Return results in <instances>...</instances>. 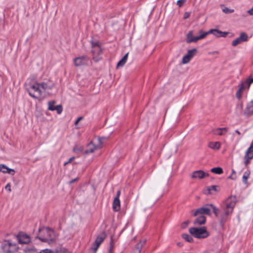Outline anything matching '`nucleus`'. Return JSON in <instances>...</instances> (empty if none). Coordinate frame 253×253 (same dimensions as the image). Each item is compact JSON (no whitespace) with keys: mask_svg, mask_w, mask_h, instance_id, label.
<instances>
[{"mask_svg":"<svg viewBox=\"0 0 253 253\" xmlns=\"http://www.w3.org/2000/svg\"><path fill=\"white\" fill-rule=\"evenodd\" d=\"M236 204V198L235 196L229 197L221 205V213L219 215V221L223 225L228 219V217L233 211Z\"/></svg>","mask_w":253,"mask_h":253,"instance_id":"1","label":"nucleus"},{"mask_svg":"<svg viewBox=\"0 0 253 253\" xmlns=\"http://www.w3.org/2000/svg\"><path fill=\"white\" fill-rule=\"evenodd\" d=\"M40 235L37 238L43 242L50 244L53 243L56 239L54 231L49 228H40L39 229Z\"/></svg>","mask_w":253,"mask_h":253,"instance_id":"2","label":"nucleus"},{"mask_svg":"<svg viewBox=\"0 0 253 253\" xmlns=\"http://www.w3.org/2000/svg\"><path fill=\"white\" fill-rule=\"evenodd\" d=\"M1 249L4 253H14L18 251L19 247L15 242L5 240L1 244Z\"/></svg>","mask_w":253,"mask_h":253,"instance_id":"3","label":"nucleus"},{"mask_svg":"<svg viewBox=\"0 0 253 253\" xmlns=\"http://www.w3.org/2000/svg\"><path fill=\"white\" fill-rule=\"evenodd\" d=\"M189 232L194 237L198 239L206 238L210 235L205 227H191L189 229Z\"/></svg>","mask_w":253,"mask_h":253,"instance_id":"4","label":"nucleus"},{"mask_svg":"<svg viewBox=\"0 0 253 253\" xmlns=\"http://www.w3.org/2000/svg\"><path fill=\"white\" fill-rule=\"evenodd\" d=\"M211 207L212 209L213 212L215 214L216 217L219 216V210L216 208L215 206H214L212 204L207 205L206 207H203L197 209L195 212L194 213V216H196L198 215V214H207L210 215L211 214V209L209 207Z\"/></svg>","mask_w":253,"mask_h":253,"instance_id":"5","label":"nucleus"},{"mask_svg":"<svg viewBox=\"0 0 253 253\" xmlns=\"http://www.w3.org/2000/svg\"><path fill=\"white\" fill-rule=\"evenodd\" d=\"M29 94L33 98L40 99L42 96V90L40 87V83L31 84L27 88Z\"/></svg>","mask_w":253,"mask_h":253,"instance_id":"6","label":"nucleus"},{"mask_svg":"<svg viewBox=\"0 0 253 253\" xmlns=\"http://www.w3.org/2000/svg\"><path fill=\"white\" fill-rule=\"evenodd\" d=\"M204 38H205V37L203 31L200 30L199 31V35L196 37L193 36V31H190L187 35L186 42L187 43L195 42Z\"/></svg>","mask_w":253,"mask_h":253,"instance_id":"7","label":"nucleus"},{"mask_svg":"<svg viewBox=\"0 0 253 253\" xmlns=\"http://www.w3.org/2000/svg\"><path fill=\"white\" fill-rule=\"evenodd\" d=\"M89 58L86 55H83L74 59V65L77 66H84L88 64Z\"/></svg>","mask_w":253,"mask_h":253,"instance_id":"8","label":"nucleus"},{"mask_svg":"<svg viewBox=\"0 0 253 253\" xmlns=\"http://www.w3.org/2000/svg\"><path fill=\"white\" fill-rule=\"evenodd\" d=\"M253 158V140L249 148L246 152L244 157L245 164L246 166L250 163V161Z\"/></svg>","mask_w":253,"mask_h":253,"instance_id":"9","label":"nucleus"},{"mask_svg":"<svg viewBox=\"0 0 253 253\" xmlns=\"http://www.w3.org/2000/svg\"><path fill=\"white\" fill-rule=\"evenodd\" d=\"M204 37L205 38L207 35L209 34H212L214 36H215L217 38H220V37H226L228 33L226 32H222L221 31H219L217 29H211L210 31L208 32H204Z\"/></svg>","mask_w":253,"mask_h":253,"instance_id":"10","label":"nucleus"},{"mask_svg":"<svg viewBox=\"0 0 253 253\" xmlns=\"http://www.w3.org/2000/svg\"><path fill=\"white\" fill-rule=\"evenodd\" d=\"M19 243L21 244H27L31 241V237L24 232H20L17 235Z\"/></svg>","mask_w":253,"mask_h":253,"instance_id":"11","label":"nucleus"},{"mask_svg":"<svg viewBox=\"0 0 253 253\" xmlns=\"http://www.w3.org/2000/svg\"><path fill=\"white\" fill-rule=\"evenodd\" d=\"M106 235L104 232L101 233L96 238L93 243L92 250L95 252L97 250L100 244L103 242Z\"/></svg>","mask_w":253,"mask_h":253,"instance_id":"12","label":"nucleus"},{"mask_svg":"<svg viewBox=\"0 0 253 253\" xmlns=\"http://www.w3.org/2000/svg\"><path fill=\"white\" fill-rule=\"evenodd\" d=\"M248 40V35L245 33L242 32L240 34V37L233 40L232 42V45L233 46H236L238 44L247 41Z\"/></svg>","mask_w":253,"mask_h":253,"instance_id":"13","label":"nucleus"},{"mask_svg":"<svg viewBox=\"0 0 253 253\" xmlns=\"http://www.w3.org/2000/svg\"><path fill=\"white\" fill-rule=\"evenodd\" d=\"M197 52V50L196 48H193L188 50L187 53L183 57L182 60V64H185L188 63L191 58L196 54Z\"/></svg>","mask_w":253,"mask_h":253,"instance_id":"14","label":"nucleus"},{"mask_svg":"<svg viewBox=\"0 0 253 253\" xmlns=\"http://www.w3.org/2000/svg\"><path fill=\"white\" fill-rule=\"evenodd\" d=\"M102 52V49L100 46H96L94 49H92L93 59L95 62H98L101 59V54Z\"/></svg>","mask_w":253,"mask_h":253,"instance_id":"15","label":"nucleus"},{"mask_svg":"<svg viewBox=\"0 0 253 253\" xmlns=\"http://www.w3.org/2000/svg\"><path fill=\"white\" fill-rule=\"evenodd\" d=\"M209 176V173H206L201 170L195 171L192 173L191 175L192 178L199 179H203L205 177H208Z\"/></svg>","mask_w":253,"mask_h":253,"instance_id":"16","label":"nucleus"},{"mask_svg":"<svg viewBox=\"0 0 253 253\" xmlns=\"http://www.w3.org/2000/svg\"><path fill=\"white\" fill-rule=\"evenodd\" d=\"M121 194V191L118 190L117 192V196L115 198L113 203V210L117 211L120 210V201L119 197Z\"/></svg>","mask_w":253,"mask_h":253,"instance_id":"17","label":"nucleus"},{"mask_svg":"<svg viewBox=\"0 0 253 253\" xmlns=\"http://www.w3.org/2000/svg\"><path fill=\"white\" fill-rule=\"evenodd\" d=\"M238 87L239 89L236 92V96L237 98L240 99L242 96L243 90L246 88H248V84L245 81H244L239 84Z\"/></svg>","mask_w":253,"mask_h":253,"instance_id":"18","label":"nucleus"},{"mask_svg":"<svg viewBox=\"0 0 253 253\" xmlns=\"http://www.w3.org/2000/svg\"><path fill=\"white\" fill-rule=\"evenodd\" d=\"M0 172L3 173H8L12 175H13L15 173L14 169L8 168L3 164H0Z\"/></svg>","mask_w":253,"mask_h":253,"instance_id":"19","label":"nucleus"},{"mask_svg":"<svg viewBox=\"0 0 253 253\" xmlns=\"http://www.w3.org/2000/svg\"><path fill=\"white\" fill-rule=\"evenodd\" d=\"M218 187V186L216 185H212L211 186H209L205 190L204 193L206 195L214 194L216 192L219 191V190L217 189Z\"/></svg>","mask_w":253,"mask_h":253,"instance_id":"20","label":"nucleus"},{"mask_svg":"<svg viewBox=\"0 0 253 253\" xmlns=\"http://www.w3.org/2000/svg\"><path fill=\"white\" fill-rule=\"evenodd\" d=\"M146 240H142L139 241L135 246L132 253H140L141 249L145 244Z\"/></svg>","mask_w":253,"mask_h":253,"instance_id":"21","label":"nucleus"},{"mask_svg":"<svg viewBox=\"0 0 253 253\" xmlns=\"http://www.w3.org/2000/svg\"><path fill=\"white\" fill-rule=\"evenodd\" d=\"M99 148H101V146H96L94 144L92 143V142H90L87 145V148L85 151V154H88L93 153L95 150Z\"/></svg>","mask_w":253,"mask_h":253,"instance_id":"22","label":"nucleus"},{"mask_svg":"<svg viewBox=\"0 0 253 253\" xmlns=\"http://www.w3.org/2000/svg\"><path fill=\"white\" fill-rule=\"evenodd\" d=\"M206 221V217L203 215H201L198 217H197L194 221V224L195 225H201L204 224Z\"/></svg>","mask_w":253,"mask_h":253,"instance_id":"23","label":"nucleus"},{"mask_svg":"<svg viewBox=\"0 0 253 253\" xmlns=\"http://www.w3.org/2000/svg\"><path fill=\"white\" fill-rule=\"evenodd\" d=\"M228 130L227 127L217 128L212 130L214 135H222Z\"/></svg>","mask_w":253,"mask_h":253,"instance_id":"24","label":"nucleus"},{"mask_svg":"<svg viewBox=\"0 0 253 253\" xmlns=\"http://www.w3.org/2000/svg\"><path fill=\"white\" fill-rule=\"evenodd\" d=\"M244 113L248 115L253 114V100L250 101L247 105Z\"/></svg>","mask_w":253,"mask_h":253,"instance_id":"25","label":"nucleus"},{"mask_svg":"<svg viewBox=\"0 0 253 253\" xmlns=\"http://www.w3.org/2000/svg\"><path fill=\"white\" fill-rule=\"evenodd\" d=\"M209 147L213 150H218L221 146L219 142H211L209 143Z\"/></svg>","mask_w":253,"mask_h":253,"instance_id":"26","label":"nucleus"},{"mask_svg":"<svg viewBox=\"0 0 253 253\" xmlns=\"http://www.w3.org/2000/svg\"><path fill=\"white\" fill-rule=\"evenodd\" d=\"M128 55V53H126L125 55L122 58V59L120 60V61L117 64V68L123 67L125 64L127 59Z\"/></svg>","mask_w":253,"mask_h":253,"instance_id":"27","label":"nucleus"},{"mask_svg":"<svg viewBox=\"0 0 253 253\" xmlns=\"http://www.w3.org/2000/svg\"><path fill=\"white\" fill-rule=\"evenodd\" d=\"M250 175V171L249 170H247L243 174V182L245 184H247L248 183V179Z\"/></svg>","mask_w":253,"mask_h":253,"instance_id":"28","label":"nucleus"},{"mask_svg":"<svg viewBox=\"0 0 253 253\" xmlns=\"http://www.w3.org/2000/svg\"><path fill=\"white\" fill-rule=\"evenodd\" d=\"M84 150V147L80 145H76L74 146L73 151L74 153L78 154Z\"/></svg>","mask_w":253,"mask_h":253,"instance_id":"29","label":"nucleus"},{"mask_svg":"<svg viewBox=\"0 0 253 253\" xmlns=\"http://www.w3.org/2000/svg\"><path fill=\"white\" fill-rule=\"evenodd\" d=\"M211 172L217 174H220L223 172L222 169L220 167L213 168L211 169Z\"/></svg>","mask_w":253,"mask_h":253,"instance_id":"30","label":"nucleus"},{"mask_svg":"<svg viewBox=\"0 0 253 253\" xmlns=\"http://www.w3.org/2000/svg\"><path fill=\"white\" fill-rule=\"evenodd\" d=\"M40 87L42 90V92L45 91L46 89H51L52 88V86H48L46 83H40Z\"/></svg>","mask_w":253,"mask_h":253,"instance_id":"31","label":"nucleus"},{"mask_svg":"<svg viewBox=\"0 0 253 253\" xmlns=\"http://www.w3.org/2000/svg\"><path fill=\"white\" fill-rule=\"evenodd\" d=\"M182 237L188 242L191 243L193 242L192 237L187 234H183L182 235Z\"/></svg>","mask_w":253,"mask_h":253,"instance_id":"32","label":"nucleus"},{"mask_svg":"<svg viewBox=\"0 0 253 253\" xmlns=\"http://www.w3.org/2000/svg\"><path fill=\"white\" fill-rule=\"evenodd\" d=\"M51 109H52V111L56 110L58 114H60L62 111V107L61 105H59L56 106L54 109L52 108Z\"/></svg>","mask_w":253,"mask_h":253,"instance_id":"33","label":"nucleus"},{"mask_svg":"<svg viewBox=\"0 0 253 253\" xmlns=\"http://www.w3.org/2000/svg\"><path fill=\"white\" fill-rule=\"evenodd\" d=\"M237 178L236 175V171L234 169L232 170V174L230 176L228 177V178H230L232 180H235Z\"/></svg>","mask_w":253,"mask_h":253,"instance_id":"34","label":"nucleus"},{"mask_svg":"<svg viewBox=\"0 0 253 253\" xmlns=\"http://www.w3.org/2000/svg\"><path fill=\"white\" fill-rule=\"evenodd\" d=\"M248 84V88H249L251 84L253 83V78H248L245 81Z\"/></svg>","mask_w":253,"mask_h":253,"instance_id":"35","label":"nucleus"},{"mask_svg":"<svg viewBox=\"0 0 253 253\" xmlns=\"http://www.w3.org/2000/svg\"><path fill=\"white\" fill-rule=\"evenodd\" d=\"M55 102L54 101H50L48 102V109L49 110L52 111V109H54L55 108V106L54 105Z\"/></svg>","mask_w":253,"mask_h":253,"instance_id":"36","label":"nucleus"},{"mask_svg":"<svg viewBox=\"0 0 253 253\" xmlns=\"http://www.w3.org/2000/svg\"><path fill=\"white\" fill-rule=\"evenodd\" d=\"M222 11L224 13H225L226 14L231 13H232L234 12L233 9H230L228 8V7H224L222 9Z\"/></svg>","mask_w":253,"mask_h":253,"instance_id":"37","label":"nucleus"},{"mask_svg":"<svg viewBox=\"0 0 253 253\" xmlns=\"http://www.w3.org/2000/svg\"><path fill=\"white\" fill-rule=\"evenodd\" d=\"M57 253H71V252L66 249L63 248L58 250Z\"/></svg>","mask_w":253,"mask_h":253,"instance_id":"38","label":"nucleus"},{"mask_svg":"<svg viewBox=\"0 0 253 253\" xmlns=\"http://www.w3.org/2000/svg\"><path fill=\"white\" fill-rule=\"evenodd\" d=\"M186 1V0H178L177 1V5H178L179 7H181L182 6L183 3Z\"/></svg>","mask_w":253,"mask_h":253,"instance_id":"39","label":"nucleus"},{"mask_svg":"<svg viewBox=\"0 0 253 253\" xmlns=\"http://www.w3.org/2000/svg\"><path fill=\"white\" fill-rule=\"evenodd\" d=\"M40 253H54V252L49 249H45L41 251Z\"/></svg>","mask_w":253,"mask_h":253,"instance_id":"40","label":"nucleus"},{"mask_svg":"<svg viewBox=\"0 0 253 253\" xmlns=\"http://www.w3.org/2000/svg\"><path fill=\"white\" fill-rule=\"evenodd\" d=\"M75 157H72L71 158H70L68 161L67 162H66L64 163V166H66L67 165H68V164L71 163L74 160H75Z\"/></svg>","mask_w":253,"mask_h":253,"instance_id":"41","label":"nucleus"},{"mask_svg":"<svg viewBox=\"0 0 253 253\" xmlns=\"http://www.w3.org/2000/svg\"><path fill=\"white\" fill-rule=\"evenodd\" d=\"M190 223L189 221V220H187V221H186L184 222H183L182 224H181V227L182 228H186L187 225H188V224Z\"/></svg>","mask_w":253,"mask_h":253,"instance_id":"42","label":"nucleus"},{"mask_svg":"<svg viewBox=\"0 0 253 253\" xmlns=\"http://www.w3.org/2000/svg\"><path fill=\"white\" fill-rule=\"evenodd\" d=\"M5 189L7 190V191L9 192H10L11 191V189L10 188V184L9 183L6 184V185L5 187Z\"/></svg>","mask_w":253,"mask_h":253,"instance_id":"43","label":"nucleus"},{"mask_svg":"<svg viewBox=\"0 0 253 253\" xmlns=\"http://www.w3.org/2000/svg\"><path fill=\"white\" fill-rule=\"evenodd\" d=\"M190 15V13L186 12L184 13L183 18L184 19H186L189 17Z\"/></svg>","mask_w":253,"mask_h":253,"instance_id":"44","label":"nucleus"},{"mask_svg":"<svg viewBox=\"0 0 253 253\" xmlns=\"http://www.w3.org/2000/svg\"><path fill=\"white\" fill-rule=\"evenodd\" d=\"M100 46V45H99V44H98V43L97 42H92V49H94L95 46Z\"/></svg>","mask_w":253,"mask_h":253,"instance_id":"45","label":"nucleus"},{"mask_svg":"<svg viewBox=\"0 0 253 253\" xmlns=\"http://www.w3.org/2000/svg\"><path fill=\"white\" fill-rule=\"evenodd\" d=\"M248 13L250 15H253V7L247 11Z\"/></svg>","mask_w":253,"mask_h":253,"instance_id":"46","label":"nucleus"},{"mask_svg":"<svg viewBox=\"0 0 253 253\" xmlns=\"http://www.w3.org/2000/svg\"><path fill=\"white\" fill-rule=\"evenodd\" d=\"M82 119H83V117H82L78 118V119L75 122V125H77L78 123Z\"/></svg>","mask_w":253,"mask_h":253,"instance_id":"47","label":"nucleus"},{"mask_svg":"<svg viewBox=\"0 0 253 253\" xmlns=\"http://www.w3.org/2000/svg\"><path fill=\"white\" fill-rule=\"evenodd\" d=\"M78 178L74 179L70 181V183H73L77 180Z\"/></svg>","mask_w":253,"mask_h":253,"instance_id":"48","label":"nucleus"},{"mask_svg":"<svg viewBox=\"0 0 253 253\" xmlns=\"http://www.w3.org/2000/svg\"><path fill=\"white\" fill-rule=\"evenodd\" d=\"M235 132L239 135L240 134V132L238 131V130H236Z\"/></svg>","mask_w":253,"mask_h":253,"instance_id":"49","label":"nucleus"},{"mask_svg":"<svg viewBox=\"0 0 253 253\" xmlns=\"http://www.w3.org/2000/svg\"><path fill=\"white\" fill-rule=\"evenodd\" d=\"M98 140H99V142L101 143V139L99 138Z\"/></svg>","mask_w":253,"mask_h":253,"instance_id":"50","label":"nucleus"},{"mask_svg":"<svg viewBox=\"0 0 253 253\" xmlns=\"http://www.w3.org/2000/svg\"><path fill=\"white\" fill-rule=\"evenodd\" d=\"M2 169L3 171H5V169Z\"/></svg>","mask_w":253,"mask_h":253,"instance_id":"51","label":"nucleus"},{"mask_svg":"<svg viewBox=\"0 0 253 253\" xmlns=\"http://www.w3.org/2000/svg\"><path fill=\"white\" fill-rule=\"evenodd\" d=\"M214 52V53H218V52H217V51H215V52Z\"/></svg>","mask_w":253,"mask_h":253,"instance_id":"52","label":"nucleus"},{"mask_svg":"<svg viewBox=\"0 0 253 253\" xmlns=\"http://www.w3.org/2000/svg\"><path fill=\"white\" fill-rule=\"evenodd\" d=\"M177 245H178V246H180V244H179V243H178Z\"/></svg>","mask_w":253,"mask_h":253,"instance_id":"53","label":"nucleus"},{"mask_svg":"<svg viewBox=\"0 0 253 253\" xmlns=\"http://www.w3.org/2000/svg\"><path fill=\"white\" fill-rule=\"evenodd\" d=\"M177 245H178V246H180V244H179V243H178Z\"/></svg>","mask_w":253,"mask_h":253,"instance_id":"54","label":"nucleus"}]
</instances>
